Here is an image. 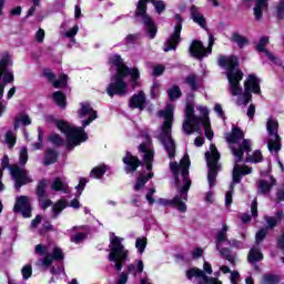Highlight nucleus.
Wrapping results in <instances>:
<instances>
[{"label":"nucleus","instance_id":"60","mask_svg":"<svg viewBox=\"0 0 284 284\" xmlns=\"http://www.w3.org/2000/svg\"><path fill=\"white\" fill-rule=\"evenodd\" d=\"M199 284H223L219 278L216 277H210L204 276V281H199Z\"/></svg>","mask_w":284,"mask_h":284},{"label":"nucleus","instance_id":"56","mask_svg":"<svg viewBox=\"0 0 284 284\" xmlns=\"http://www.w3.org/2000/svg\"><path fill=\"white\" fill-rule=\"evenodd\" d=\"M22 278L24 281H28L32 276V265L27 264L21 270Z\"/></svg>","mask_w":284,"mask_h":284},{"label":"nucleus","instance_id":"57","mask_svg":"<svg viewBox=\"0 0 284 284\" xmlns=\"http://www.w3.org/2000/svg\"><path fill=\"white\" fill-rule=\"evenodd\" d=\"M19 163L22 166L26 165V163H28V149L26 146H23L20 151Z\"/></svg>","mask_w":284,"mask_h":284},{"label":"nucleus","instance_id":"52","mask_svg":"<svg viewBox=\"0 0 284 284\" xmlns=\"http://www.w3.org/2000/svg\"><path fill=\"white\" fill-rule=\"evenodd\" d=\"M85 239H88V233L79 232L71 237V243H75L77 245H79V243H83Z\"/></svg>","mask_w":284,"mask_h":284},{"label":"nucleus","instance_id":"7","mask_svg":"<svg viewBox=\"0 0 284 284\" xmlns=\"http://www.w3.org/2000/svg\"><path fill=\"white\" fill-rule=\"evenodd\" d=\"M175 20L178 21L174 27L173 33L166 39L163 45V52H172L179 48L181 43V31L183 30V17L180 13L175 14Z\"/></svg>","mask_w":284,"mask_h":284},{"label":"nucleus","instance_id":"39","mask_svg":"<svg viewBox=\"0 0 284 284\" xmlns=\"http://www.w3.org/2000/svg\"><path fill=\"white\" fill-rule=\"evenodd\" d=\"M231 41L236 43L239 48H243L250 43V40L245 36H241L239 32L232 34Z\"/></svg>","mask_w":284,"mask_h":284},{"label":"nucleus","instance_id":"4","mask_svg":"<svg viewBox=\"0 0 284 284\" xmlns=\"http://www.w3.org/2000/svg\"><path fill=\"white\" fill-rule=\"evenodd\" d=\"M111 236L113 239L110 241L111 251L109 253V261L110 263H115V272H121L123 270V263L128 261V250L123 245V237H119L114 233H111Z\"/></svg>","mask_w":284,"mask_h":284},{"label":"nucleus","instance_id":"36","mask_svg":"<svg viewBox=\"0 0 284 284\" xmlns=\"http://www.w3.org/2000/svg\"><path fill=\"white\" fill-rule=\"evenodd\" d=\"M106 172H108V165L100 164L99 166H94L91 170L90 176H92L93 179H103Z\"/></svg>","mask_w":284,"mask_h":284},{"label":"nucleus","instance_id":"12","mask_svg":"<svg viewBox=\"0 0 284 284\" xmlns=\"http://www.w3.org/2000/svg\"><path fill=\"white\" fill-rule=\"evenodd\" d=\"M13 212L22 214L23 219L32 217V205L30 204V200L26 195H20L14 203Z\"/></svg>","mask_w":284,"mask_h":284},{"label":"nucleus","instance_id":"19","mask_svg":"<svg viewBox=\"0 0 284 284\" xmlns=\"http://www.w3.org/2000/svg\"><path fill=\"white\" fill-rule=\"evenodd\" d=\"M65 258V254L63 250L59 247H53L52 254H47L42 260L43 267H50L53 261H63Z\"/></svg>","mask_w":284,"mask_h":284},{"label":"nucleus","instance_id":"42","mask_svg":"<svg viewBox=\"0 0 284 284\" xmlns=\"http://www.w3.org/2000/svg\"><path fill=\"white\" fill-rule=\"evenodd\" d=\"M262 284H278L281 283V276L276 274L266 273L262 277Z\"/></svg>","mask_w":284,"mask_h":284},{"label":"nucleus","instance_id":"15","mask_svg":"<svg viewBox=\"0 0 284 284\" xmlns=\"http://www.w3.org/2000/svg\"><path fill=\"white\" fill-rule=\"evenodd\" d=\"M8 65H12L10 53H4L0 60V74L3 83H12L14 81V74L8 71Z\"/></svg>","mask_w":284,"mask_h":284},{"label":"nucleus","instance_id":"23","mask_svg":"<svg viewBox=\"0 0 284 284\" xmlns=\"http://www.w3.org/2000/svg\"><path fill=\"white\" fill-rule=\"evenodd\" d=\"M244 139H245V133L239 126H233L232 132L226 134V141L230 144L239 143V141Z\"/></svg>","mask_w":284,"mask_h":284},{"label":"nucleus","instance_id":"27","mask_svg":"<svg viewBox=\"0 0 284 284\" xmlns=\"http://www.w3.org/2000/svg\"><path fill=\"white\" fill-rule=\"evenodd\" d=\"M267 43H270V38L267 36H263L256 44L255 50H257V52H264V54H266L271 61H274V54H272V52L265 48Z\"/></svg>","mask_w":284,"mask_h":284},{"label":"nucleus","instance_id":"49","mask_svg":"<svg viewBox=\"0 0 284 284\" xmlns=\"http://www.w3.org/2000/svg\"><path fill=\"white\" fill-rule=\"evenodd\" d=\"M6 143L8 144L10 150H12L14 145H17V138H14V134L12 133V131H7Z\"/></svg>","mask_w":284,"mask_h":284},{"label":"nucleus","instance_id":"46","mask_svg":"<svg viewBox=\"0 0 284 284\" xmlns=\"http://www.w3.org/2000/svg\"><path fill=\"white\" fill-rule=\"evenodd\" d=\"M48 232H54V225H52V222H50V220L44 221L42 227L39 231V234L43 236L48 234Z\"/></svg>","mask_w":284,"mask_h":284},{"label":"nucleus","instance_id":"17","mask_svg":"<svg viewBox=\"0 0 284 284\" xmlns=\"http://www.w3.org/2000/svg\"><path fill=\"white\" fill-rule=\"evenodd\" d=\"M145 92L139 91L138 94H133L130 98L129 108H131V110H140L141 112H143V110H145Z\"/></svg>","mask_w":284,"mask_h":284},{"label":"nucleus","instance_id":"18","mask_svg":"<svg viewBox=\"0 0 284 284\" xmlns=\"http://www.w3.org/2000/svg\"><path fill=\"white\" fill-rule=\"evenodd\" d=\"M189 52L190 55L193 57V59H203L206 57L205 45H203V42L201 40H193L191 42Z\"/></svg>","mask_w":284,"mask_h":284},{"label":"nucleus","instance_id":"31","mask_svg":"<svg viewBox=\"0 0 284 284\" xmlns=\"http://www.w3.org/2000/svg\"><path fill=\"white\" fill-rule=\"evenodd\" d=\"M261 261H263V253L261 250L252 247L247 254V262L251 263V265H255V263H261Z\"/></svg>","mask_w":284,"mask_h":284},{"label":"nucleus","instance_id":"32","mask_svg":"<svg viewBox=\"0 0 284 284\" xmlns=\"http://www.w3.org/2000/svg\"><path fill=\"white\" fill-rule=\"evenodd\" d=\"M68 207V200L65 199H60L53 204L52 213H53V219H57L63 210Z\"/></svg>","mask_w":284,"mask_h":284},{"label":"nucleus","instance_id":"24","mask_svg":"<svg viewBox=\"0 0 284 284\" xmlns=\"http://www.w3.org/2000/svg\"><path fill=\"white\" fill-rule=\"evenodd\" d=\"M59 161V152L54 149H47L44 152V158L42 161V164L44 168H48L49 165H54Z\"/></svg>","mask_w":284,"mask_h":284},{"label":"nucleus","instance_id":"43","mask_svg":"<svg viewBox=\"0 0 284 284\" xmlns=\"http://www.w3.org/2000/svg\"><path fill=\"white\" fill-rule=\"evenodd\" d=\"M266 130L270 136H276V134H278V122L273 119L268 120L266 123Z\"/></svg>","mask_w":284,"mask_h":284},{"label":"nucleus","instance_id":"54","mask_svg":"<svg viewBox=\"0 0 284 284\" xmlns=\"http://www.w3.org/2000/svg\"><path fill=\"white\" fill-rule=\"evenodd\" d=\"M276 17L278 21L284 20V0H280L276 6Z\"/></svg>","mask_w":284,"mask_h":284},{"label":"nucleus","instance_id":"2","mask_svg":"<svg viewBox=\"0 0 284 284\" xmlns=\"http://www.w3.org/2000/svg\"><path fill=\"white\" fill-rule=\"evenodd\" d=\"M159 116L164 118L162 124V132L160 134V141L169 156L174 159L176 156V142L172 138V123H174V105L168 104L164 110L159 111Z\"/></svg>","mask_w":284,"mask_h":284},{"label":"nucleus","instance_id":"16","mask_svg":"<svg viewBox=\"0 0 284 284\" xmlns=\"http://www.w3.org/2000/svg\"><path fill=\"white\" fill-rule=\"evenodd\" d=\"M158 205L163 207H175L179 212H187V205L185 202H182L181 195H175L172 200L160 197L156 200Z\"/></svg>","mask_w":284,"mask_h":284},{"label":"nucleus","instance_id":"64","mask_svg":"<svg viewBox=\"0 0 284 284\" xmlns=\"http://www.w3.org/2000/svg\"><path fill=\"white\" fill-rule=\"evenodd\" d=\"M163 72H165L163 64H158L153 68V77H162Z\"/></svg>","mask_w":284,"mask_h":284},{"label":"nucleus","instance_id":"59","mask_svg":"<svg viewBox=\"0 0 284 284\" xmlns=\"http://www.w3.org/2000/svg\"><path fill=\"white\" fill-rule=\"evenodd\" d=\"M87 184H88V180L85 178H80L79 184L77 185L78 196H81V194H83V191L85 190Z\"/></svg>","mask_w":284,"mask_h":284},{"label":"nucleus","instance_id":"22","mask_svg":"<svg viewBox=\"0 0 284 284\" xmlns=\"http://www.w3.org/2000/svg\"><path fill=\"white\" fill-rule=\"evenodd\" d=\"M191 19H193L194 23H197L200 28L207 30V20L201 13H199V8L196 6H191Z\"/></svg>","mask_w":284,"mask_h":284},{"label":"nucleus","instance_id":"37","mask_svg":"<svg viewBox=\"0 0 284 284\" xmlns=\"http://www.w3.org/2000/svg\"><path fill=\"white\" fill-rule=\"evenodd\" d=\"M150 179H154V173H148L146 175H140L136 179V182L134 185L135 192H139V190H141L142 187H145V183H148V181H150Z\"/></svg>","mask_w":284,"mask_h":284},{"label":"nucleus","instance_id":"26","mask_svg":"<svg viewBox=\"0 0 284 284\" xmlns=\"http://www.w3.org/2000/svg\"><path fill=\"white\" fill-rule=\"evenodd\" d=\"M48 179L43 178L38 182L36 187V195L38 196V201L42 199H48Z\"/></svg>","mask_w":284,"mask_h":284},{"label":"nucleus","instance_id":"3","mask_svg":"<svg viewBox=\"0 0 284 284\" xmlns=\"http://www.w3.org/2000/svg\"><path fill=\"white\" fill-rule=\"evenodd\" d=\"M87 114H90L88 119L82 121V126H71L68 122L64 120H57L54 116H49V120L51 123H55V126L60 132L65 134V136H69L70 134H75L77 132H81L92 123V121H95V119H99V114L97 111H94L93 108H91L90 103L82 102L81 109L78 111V115L80 119H83V116H87Z\"/></svg>","mask_w":284,"mask_h":284},{"label":"nucleus","instance_id":"28","mask_svg":"<svg viewBox=\"0 0 284 284\" xmlns=\"http://www.w3.org/2000/svg\"><path fill=\"white\" fill-rule=\"evenodd\" d=\"M51 190H53V192H63L64 194H69L70 193V186H68L67 183L63 182V180H61V178H55L51 184Z\"/></svg>","mask_w":284,"mask_h":284},{"label":"nucleus","instance_id":"6","mask_svg":"<svg viewBox=\"0 0 284 284\" xmlns=\"http://www.w3.org/2000/svg\"><path fill=\"white\" fill-rule=\"evenodd\" d=\"M152 0H139L136 3V9H135V17L139 18L141 17L142 23L144 24V30L149 37V39H156V34L159 32V28L156 27V23L148 14V3H150Z\"/></svg>","mask_w":284,"mask_h":284},{"label":"nucleus","instance_id":"10","mask_svg":"<svg viewBox=\"0 0 284 284\" xmlns=\"http://www.w3.org/2000/svg\"><path fill=\"white\" fill-rule=\"evenodd\" d=\"M210 151L205 152L206 165L209 168L207 174L216 176L219 174V161H221V153H219V149L216 145L211 144Z\"/></svg>","mask_w":284,"mask_h":284},{"label":"nucleus","instance_id":"62","mask_svg":"<svg viewBox=\"0 0 284 284\" xmlns=\"http://www.w3.org/2000/svg\"><path fill=\"white\" fill-rule=\"evenodd\" d=\"M240 148H241L242 152H246L247 154H250V152H252V145L250 144V140L244 139L242 141V143L240 144Z\"/></svg>","mask_w":284,"mask_h":284},{"label":"nucleus","instance_id":"20","mask_svg":"<svg viewBox=\"0 0 284 284\" xmlns=\"http://www.w3.org/2000/svg\"><path fill=\"white\" fill-rule=\"evenodd\" d=\"M244 90L253 94H261V81L255 74H248V79L244 82Z\"/></svg>","mask_w":284,"mask_h":284},{"label":"nucleus","instance_id":"9","mask_svg":"<svg viewBox=\"0 0 284 284\" xmlns=\"http://www.w3.org/2000/svg\"><path fill=\"white\" fill-rule=\"evenodd\" d=\"M129 75H123L122 73L113 75L111 83L106 87V94L110 97H124L128 92V83L125 78Z\"/></svg>","mask_w":284,"mask_h":284},{"label":"nucleus","instance_id":"44","mask_svg":"<svg viewBox=\"0 0 284 284\" xmlns=\"http://www.w3.org/2000/svg\"><path fill=\"white\" fill-rule=\"evenodd\" d=\"M68 85V74L63 73L55 79L53 82V88L59 89V88H65Z\"/></svg>","mask_w":284,"mask_h":284},{"label":"nucleus","instance_id":"51","mask_svg":"<svg viewBox=\"0 0 284 284\" xmlns=\"http://www.w3.org/2000/svg\"><path fill=\"white\" fill-rule=\"evenodd\" d=\"M191 185L192 181L184 182L183 186H181L179 190V194L183 196L185 201H187V192H190Z\"/></svg>","mask_w":284,"mask_h":284},{"label":"nucleus","instance_id":"63","mask_svg":"<svg viewBox=\"0 0 284 284\" xmlns=\"http://www.w3.org/2000/svg\"><path fill=\"white\" fill-rule=\"evenodd\" d=\"M49 141L53 143V145H63V138L59 134H53L49 138Z\"/></svg>","mask_w":284,"mask_h":284},{"label":"nucleus","instance_id":"25","mask_svg":"<svg viewBox=\"0 0 284 284\" xmlns=\"http://www.w3.org/2000/svg\"><path fill=\"white\" fill-rule=\"evenodd\" d=\"M52 100L58 108H61L62 110H65L68 108V97L63 91H55L52 93Z\"/></svg>","mask_w":284,"mask_h":284},{"label":"nucleus","instance_id":"53","mask_svg":"<svg viewBox=\"0 0 284 284\" xmlns=\"http://www.w3.org/2000/svg\"><path fill=\"white\" fill-rule=\"evenodd\" d=\"M12 168H14V165H10V158L8 156V154H4L2 158L0 170H2V172L3 170H10V174H12Z\"/></svg>","mask_w":284,"mask_h":284},{"label":"nucleus","instance_id":"1","mask_svg":"<svg viewBox=\"0 0 284 284\" xmlns=\"http://www.w3.org/2000/svg\"><path fill=\"white\" fill-rule=\"evenodd\" d=\"M217 65L226 71V78L230 84L229 90L232 97L243 94V88L241 87V81H243V70H241L239 57L234 54H220L217 58Z\"/></svg>","mask_w":284,"mask_h":284},{"label":"nucleus","instance_id":"11","mask_svg":"<svg viewBox=\"0 0 284 284\" xmlns=\"http://www.w3.org/2000/svg\"><path fill=\"white\" fill-rule=\"evenodd\" d=\"M11 176L14 179V187L18 192L23 185L32 183V179L28 176V171L20 169L19 165L11 166Z\"/></svg>","mask_w":284,"mask_h":284},{"label":"nucleus","instance_id":"29","mask_svg":"<svg viewBox=\"0 0 284 284\" xmlns=\"http://www.w3.org/2000/svg\"><path fill=\"white\" fill-rule=\"evenodd\" d=\"M185 276L189 281H192L193 278H202L200 281H205V276L207 275L205 274V272H203V270L199 267H191L186 270Z\"/></svg>","mask_w":284,"mask_h":284},{"label":"nucleus","instance_id":"8","mask_svg":"<svg viewBox=\"0 0 284 284\" xmlns=\"http://www.w3.org/2000/svg\"><path fill=\"white\" fill-rule=\"evenodd\" d=\"M199 121L201 118L194 115V105L187 103L185 106V120L183 122V132L187 135L199 132Z\"/></svg>","mask_w":284,"mask_h":284},{"label":"nucleus","instance_id":"48","mask_svg":"<svg viewBox=\"0 0 284 284\" xmlns=\"http://www.w3.org/2000/svg\"><path fill=\"white\" fill-rule=\"evenodd\" d=\"M150 3H152L155 8V12L158 14H162V12H165V2L162 0H151Z\"/></svg>","mask_w":284,"mask_h":284},{"label":"nucleus","instance_id":"30","mask_svg":"<svg viewBox=\"0 0 284 284\" xmlns=\"http://www.w3.org/2000/svg\"><path fill=\"white\" fill-rule=\"evenodd\" d=\"M271 181L272 183L267 182L266 180H260L257 182V187L258 190H261L262 194H270V192H272V187L276 185V179H274V176H271Z\"/></svg>","mask_w":284,"mask_h":284},{"label":"nucleus","instance_id":"5","mask_svg":"<svg viewBox=\"0 0 284 284\" xmlns=\"http://www.w3.org/2000/svg\"><path fill=\"white\" fill-rule=\"evenodd\" d=\"M109 65H114L116 68L115 74H123V75H130L131 79V88L133 90H136V88H141V82L139 80L141 79V71H139V68H130L123 62V58H121V54H114L109 58Z\"/></svg>","mask_w":284,"mask_h":284},{"label":"nucleus","instance_id":"50","mask_svg":"<svg viewBox=\"0 0 284 284\" xmlns=\"http://www.w3.org/2000/svg\"><path fill=\"white\" fill-rule=\"evenodd\" d=\"M135 247L140 254H143V252H145V247H148V240L139 237L135 241Z\"/></svg>","mask_w":284,"mask_h":284},{"label":"nucleus","instance_id":"55","mask_svg":"<svg viewBox=\"0 0 284 284\" xmlns=\"http://www.w3.org/2000/svg\"><path fill=\"white\" fill-rule=\"evenodd\" d=\"M267 236V229H260L255 234L256 243H263Z\"/></svg>","mask_w":284,"mask_h":284},{"label":"nucleus","instance_id":"47","mask_svg":"<svg viewBox=\"0 0 284 284\" xmlns=\"http://www.w3.org/2000/svg\"><path fill=\"white\" fill-rule=\"evenodd\" d=\"M204 128V135L206 136L207 141H212L214 139V131H212V123L206 122L204 124H201Z\"/></svg>","mask_w":284,"mask_h":284},{"label":"nucleus","instance_id":"45","mask_svg":"<svg viewBox=\"0 0 284 284\" xmlns=\"http://www.w3.org/2000/svg\"><path fill=\"white\" fill-rule=\"evenodd\" d=\"M263 161V153H261V150H255L253 152V155H248L246 158L247 163H261Z\"/></svg>","mask_w":284,"mask_h":284},{"label":"nucleus","instance_id":"21","mask_svg":"<svg viewBox=\"0 0 284 284\" xmlns=\"http://www.w3.org/2000/svg\"><path fill=\"white\" fill-rule=\"evenodd\" d=\"M247 174H252V168L236 164L233 168V183L237 185L241 183V179H243V176H247Z\"/></svg>","mask_w":284,"mask_h":284},{"label":"nucleus","instance_id":"13","mask_svg":"<svg viewBox=\"0 0 284 284\" xmlns=\"http://www.w3.org/2000/svg\"><path fill=\"white\" fill-rule=\"evenodd\" d=\"M124 164L125 174H134L139 168H142L143 162L139 159V156L133 155L132 152L126 151L125 156L122 159Z\"/></svg>","mask_w":284,"mask_h":284},{"label":"nucleus","instance_id":"40","mask_svg":"<svg viewBox=\"0 0 284 284\" xmlns=\"http://www.w3.org/2000/svg\"><path fill=\"white\" fill-rule=\"evenodd\" d=\"M275 140H268L267 148L270 152H280L281 150V135L275 133Z\"/></svg>","mask_w":284,"mask_h":284},{"label":"nucleus","instance_id":"41","mask_svg":"<svg viewBox=\"0 0 284 284\" xmlns=\"http://www.w3.org/2000/svg\"><path fill=\"white\" fill-rule=\"evenodd\" d=\"M200 116H197L199 120V130H201V125L204 123H210V110L205 106L200 108Z\"/></svg>","mask_w":284,"mask_h":284},{"label":"nucleus","instance_id":"34","mask_svg":"<svg viewBox=\"0 0 284 284\" xmlns=\"http://www.w3.org/2000/svg\"><path fill=\"white\" fill-rule=\"evenodd\" d=\"M170 101H179L183 97L181 87L174 84L171 89L166 91Z\"/></svg>","mask_w":284,"mask_h":284},{"label":"nucleus","instance_id":"33","mask_svg":"<svg viewBox=\"0 0 284 284\" xmlns=\"http://www.w3.org/2000/svg\"><path fill=\"white\" fill-rule=\"evenodd\" d=\"M136 264H129L126 270H128V276L130 274H133V276H136V274H143L144 265H143V260H138Z\"/></svg>","mask_w":284,"mask_h":284},{"label":"nucleus","instance_id":"61","mask_svg":"<svg viewBox=\"0 0 284 284\" xmlns=\"http://www.w3.org/2000/svg\"><path fill=\"white\" fill-rule=\"evenodd\" d=\"M266 223L268 225V230H274V227H277L278 220L275 216H266Z\"/></svg>","mask_w":284,"mask_h":284},{"label":"nucleus","instance_id":"38","mask_svg":"<svg viewBox=\"0 0 284 284\" xmlns=\"http://www.w3.org/2000/svg\"><path fill=\"white\" fill-rule=\"evenodd\" d=\"M184 83L189 85L192 92H196V90H199V78L194 73L189 74L185 78Z\"/></svg>","mask_w":284,"mask_h":284},{"label":"nucleus","instance_id":"58","mask_svg":"<svg viewBox=\"0 0 284 284\" xmlns=\"http://www.w3.org/2000/svg\"><path fill=\"white\" fill-rule=\"evenodd\" d=\"M232 152L236 159V163H241L243 161V156H244L245 152L240 146H239V149L232 148Z\"/></svg>","mask_w":284,"mask_h":284},{"label":"nucleus","instance_id":"14","mask_svg":"<svg viewBox=\"0 0 284 284\" xmlns=\"http://www.w3.org/2000/svg\"><path fill=\"white\" fill-rule=\"evenodd\" d=\"M85 141H88V133L84 129L82 131H78L77 133H71L70 135H67L65 148L69 152H72L74 148L79 146L82 143H85Z\"/></svg>","mask_w":284,"mask_h":284},{"label":"nucleus","instance_id":"35","mask_svg":"<svg viewBox=\"0 0 284 284\" xmlns=\"http://www.w3.org/2000/svg\"><path fill=\"white\" fill-rule=\"evenodd\" d=\"M227 224H223L222 230L216 234V250H221V243H225L227 241Z\"/></svg>","mask_w":284,"mask_h":284}]
</instances>
